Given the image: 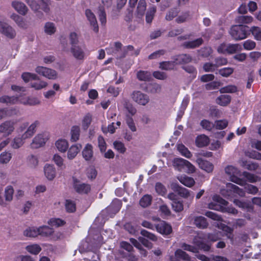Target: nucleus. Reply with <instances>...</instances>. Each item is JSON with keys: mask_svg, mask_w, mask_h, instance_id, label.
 Segmentation results:
<instances>
[{"mask_svg": "<svg viewBox=\"0 0 261 261\" xmlns=\"http://www.w3.org/2000/svg\"><path fill=\"white\" fill-rule=\"evenodd\" d=\"M177 148L180 153L185 157L190 159L192 156V153L183 144H180L177 145Z\"/></svg>", "mask_w": 261, "mask_h": 261, "instance_id": "39", "label": "nucleus"}, {"mask_svg": "<svg viewBox=\"0 0 261 261\" xmlns=\"http://www.w3.org/2000/svg\"><path fill=\"white\" fill-rule=\"evenodd\" d=\"M227 53L228 54H234L242 50V46L239 44H227Z\"/></svg>", "mask_w": 261, "mask_h": 261, "instance_id": "45", "label": "nucleus"}, {"mask_svg": "<svg viewBox=\"0 0 261 261\" xmlns=\"http://www.w3.org/2000/svg\"><path fill=\"white\" fill-rule=\"evenodd\" d=\"M114 148L121 153H123L126 151V148L124 144L120 142L116 141L113 143Z\"/></svg>", "mask_w": 261, "mask_h": 261, "instance_id": "60", "label": "nucleus"}, {"mask_svg": "<svg viewBox=\"0 0 261 261\" xmlns=\"http://www.w3.org/2000/svg\"><path fill=\"white\" fill-rule=\"evenodd\" d=\"M203 42V39L199 38L193 41L185 42L184 43V46L187 48H194L199 46Z\"/></svg>", "mask_w": 261, "mask_h": 261, "instance_id": "29", "label": "nucleus"}, {"mask_svg": "<svg viewBox=\"0 0 261 261\" xmlns=\"http://www.w3.org/2000/svg\"><path fill=\"white\" fill-rule=\"evenodd\" d=\"M25 249L30 253L37 255L41 251V248L39 245L34 244L28 245Z\"/></svg>", "mask_w": 261, "mask_h": 261, "instance_id": "42", "label": "nucleus"}, {"mask_svg": "<svg viewBox=\"0 0 261 261\" xmlns=\"http://www.w3.org/2000/svg\"><path fill=\"white\" fill-rule=\"evenodd\" d=\"M138 79L141 81H148L151 78V73L147 71L140 70L137 72Z\"/></svg>", "mask_w": 261, "mask_h": 261, "instance_id": "36", "label": "nucleus"}, {"mask_svg": "<svg viewBox=\"0 0 261 261\" xmlns=\"http://www.w3.org/2000/svg\"><path fill=\"white\" fill-rule=\"evenodd\" d=\"M27 163L30 168H36L38 165V159L34 155H30L27 158Z\"/></svg>", "mask_w": 261, "mask_h": 261, "instance_id": "43", "label": "nucleus"}, {"mask_svg": "<svg viewBox=\"0 0 261 261\" xmlns=\"http://www.w3.org/2000/svg\"><path fill=\"white\" fill-rule=\"evenodd\" d=\"M82 148V145L76 144L70 146L67 151V157L69 160H73L80 152Z\"/></svg>", "mask_w": 261, "mask_h": 261, "instance_id": "18", "label": "nucleus"}, {"mask_svg": "<svg viewBox=\"0 0 261 261\" xmlns=\"http://www.w3.org/2000/svg\"><path fill=\"white\" fill-rule=\"evenodd\" d=\"M196 163L198 164L199 167L206 172L210 173L213 170V165L210 162L204 160L201 158H198L196 160Z\"/></svg>", "mask_w": 261, "mask_h": 261, "instance_id": "17", "label": "nucleus"}, {"mask_svg": "<svg viewBox=\"0 0 261 261\" xmlns=\"http://www.w3.org/2000/svg\"><path fill=\"white\" fill-rule=\"evenodd\" d=\"M23 234L26 237H36L39 235L38 228H27L24 231Z\"/></svg>", "mask_w": 261, "mask_h": 261, "instance_id": "49", "label": "nucleus"}, {"mask_svg": "<svg viewBox=\"0 0 261 261\" xmlns=\"http://www.w3.org/2000/svg\"><path fill=\"white\" fill-rule=\"evenodd\" d=\"M213 201L208 204V208L216 211H220L222 209L221 205H226L227 202L218 195H214L213 197Z\"/></svg>", "mask_w": 261, "mask_h": 261, "instance_id": "9", "label": "nucleus"}, {"mask_svg": "<svg viewBox=\"0 0 261 261\" xmlns=\"http://www.w3.org/2000/svg\"><path fill=\"white\" fill-rule=\"evenodd\" d=\"M240 165L241 166L245 168V169H247L249 170H251V171L256 170L258 167V165L256 164L249 163L246 161H242L240 163Z\"/></svg>", "mask_w": 261, "mask_h": 261, "instance_id": "56", "label": "nucleus"}, {"mask_svg": "<svg viewBox=\"0 0 261 261\" xmlns=\"http://www.w3.org/2000/svg\"><path fill=\"white\" fill-rule=\"evenodd\" d=\"M173 59L175 64H186L191 61V56L187 54H182L175 56Z\"/></svg>", "mask_w": 261, "mask_h": 261, "instance_id": "24", "label": "nucleus"}, {"mask_svg": "<svg viewBox=\"0 0 261 261\" xmlns=\"http://www.w3.org/2000/svg\"><path fill=\"white\" fill-rule=\"evenodd\" d=\"M49 137V133L44 132L37 134L32 139L30 147L32 149H37L43 146Z\"/></svg>", "mask_w": 261, "mask_h": 261, "instance_id": "4", "label": "nucleus"}, {"mask_svg": "<svg viewBox=\"0 0 261 261\" xmlns=\"http://www.w3.org/2000/svg\"><path fill=\"white\" fill-rule=\"evenodd\" d=\"M86 16L89 21L90 25L93 27V30L97 33L98 32V26L95 15L90 10L87 9L85 12Z\"/></svg>", "mask_w": 261, "mask_h": 261, "instance_id": "16", "label": "nucleus"}, {"mask_svg": "<svg viewBox=\"0 0 261 261\" xmlns=\"http://www.w3.org/2000/svg\"><path fill=\"white\" fill-rule=\"evenodd\" d=\"M242 175L248 181L251 183H254L260 180V178L259 177L246 171L243 172Z\"/></svg>", "mask_w": 261, "mask_h": 261, "instance_id": "40", "label": "nucleus"}, {"mask_svg": "<svg viewBox=\"0 0 261 261\" xmlns=\"http://www.w3.org/2000/svg\"><path fill=\"white\" fill-rule=\"evenodd\" d=\"M53 161L60 169H63L66 168V166L64 163V159L58 154H55L52 159Z\"/></svg>", "mask_w": 261, "mask_h": 261, "instance_id": "37", "label": "nucleus"}, {"mask_svg": "<svg viewBox=\"0 0 261 261\" xmlns=\"http://www.w3.org/2000/svg\"><path fill=\"white\" fill-rule=\"evenodd\" d=\"M71 51L73 57L77 60H83L85 57L84 49L79 46H73L71 48Z\"/></svg>", "mask_w": 261, "mask_h": 261, "instance_id": "22", "label": "nucleus"}, {"mask_svg": "<svg viewBox=\"0 0 261 261\" xmlns=\"http://www.w3.org/2000/svg\"><path fill=\"white\" fill-rule=\"evenodd\" d=\"M11 18L16 23V24L20 27L23 29H26L28 27V24L23 18L20 16L13 14L11 16Z\"/></svg>", "mask_w": 261, "mask_h": 261, "instance_id": "31", "label": "nucleus"}, {"mask_svg": "<svg viewBox=\"0 0 261 261\" xmlns=\"http://www.w3.org/2000/svg\"><path fill=\"white\" fill-rule=\"evenodd\" d=\"M17 100H19L21 103L24 105H29L31 106L39 105L40 102V100L37 98L33 97H28L17 99L14 97L4 96L0 98V101L3 103H14Z\"/></svg>", "mask_w": 261, "mask_h": 261, "instance_id": "2", "label": "nucleus"}, {"mask_svg": "<svg viewBox=\"0 0 261 261\" xmlns=\"http://www.w3.org/2000/svg\"><path fill=\"white\" fill-rule=\"evenodd\" d=\"M155 229L158 232L163 235L169 234L172 232L171 225L163 221L155 225Z\"/></svg>", "mask_w": 261, "mask_h": 261, "instance_id": "14", "label": "nucleus"}, {"mask_svg": "<svg viewBox=\"0 0 261 261\" xmlns=\"http://www.w3.org/2000/svg\"><path fill=\"white\" fill-rule=\"evenodd\" d=\"M122 44L120 42H115L113 44H111L110 46L106 48L107 52L108 54L116 55H119L122 52Z\"/></svg>", "mask_w": 261, "mask_h": 261, "instance_id": "15", "label": "nucleus"}, {"mask_svg": "<svg viewBox=\"0 0 261 261\" xmlns=\"http://www.w3.org/2000/svg\"><path fill=\"white\" fill-rule=\"evenodd\" d=\"M187 163V160L182 158H175L173 161V165L175 169L179 171H184L185 169V165Z\"/></svg>", "mask_w": 261, "mask_h": 261, "instance_id": "25", "label": "nucleus"}, {"mask_svg": "<svg viewBox=\"0 0 261 261\" xmlns=\"http://www.w3.org/2000/svg\"><path fill=\"white\" fill-rule=\"evenodd\" d=\"M14 121H7L0 125V133L4 134V136H8L10 135L14 130Z\"/></svg>", "mask_w": 261, "mask_h": 261, "instance_id": "12", "label": "nucleus"}, {"mask_svg": "<svg viewBox=\"0 0 261 261\" xmlns=\"http://www.w3.org/2000/svg\"><path fill=\"white\" fill-rule=\"evenodd\" d=\"M140 49H135L133 46L129 45L122 47V52L117 55V58L121 59L127 55L138 56L140 53Z\"/></svg>", "mask_w": 261, "mask_h": 261, "instance_id": "11", "label": "nucleus"}, {"mask_svg": "<svg viewBox=\"0 0 261 261\" xmlns=\"http://www.w3.org/2000/svg\"><path fill=\"white\" fill-rule=\"evenodd\" d=\"M244 186H245V191L249 194L255 195L258 192V188L254 185L246 184L245 182Z\"/></svg>", "mask_w": 261, "mask_h": 261, "instance_id": "58", "label": "nucleus"}, {"mask_svg": "<svg viewBox=\"0 0 261 261\" xmlns=\"http://www.w3.org/2000/svg\"><path fill=\"white\" fill-rule=\"evenodd\" d=\"M14 189L11 186H8L5 188L4 197L6 201L10 202L13 199Z\"/></svg>", "mask_w": 261, "mask_h": 261, "instance_id": "34", "label": "nucleus"}, {"mask_svg": "<svg viewBox=\"0 0 261 261\" xmlns=\"http://www.w3.org/2000/svg\"><path fill=\"white\" fill-rule=\"evenodd\" d=\"M177 193L179 196L185 198H190L191 200L193 199V194L191 195L189 191L185 188H179Z\"/></svg>", "mask_w": 261, "mask_h": 261, "instance_id": "53", "label": "nucleus"}, {"mask_svg": "<svg viewBox=\"0 0 261 261\" xmlns=\"http://www.w3.org/2000/svg\"><path fill=\"white\" fill-rule=\"evenodd\" d=\"M231 100V97L228 95H222L217 98V103L222 106L227 105Z\"/></svg>", "mask_w": 261, "mask_h": 261, "instance_id": "44", "label": "nucleus"}, {"mask_svg": "<svg viewBox=\"0 0 261 261\" xmlns=\"http://www.w3.org/2000/svg\"><path fill=\"white\" fill-rule=\"evenodd\" d=\"M155 12V6H151L148 9L146 14V21L147 23H150L152 22Z\"/></svg>", "mask_w": 261, "mask_h": 261, "instance_id": "47", "label": "nucleus"}, {"mask_svg": "<svg viewBox=\"0 0 261 261\" xmlns=\"http://www.w3.org/2000/svg\"><path fill=\"white\" fill-rule=\"evenodd\" d=\"M65 205L66 211L68 213H73L76 210L75 204L72 200H66Z\"/></svg>", "mask_w": 261, "mask_h": 261, "instance_id": "57", "label": "nucleus"}, {"mask_svg": "<svg viewBox=\"0 0 261 261\" xmlns=\"http://www.w3.org/2000/svg\"><path fill=\"white\" fill-rule=\"evenodd\" d=\"M55 145L58 150L61 152L66 151L69 147L68 141L65 139H59L56 142Z\"/></svg>", "mask_w": 261, "mask_h": 261, "instance_id": "26", "label": "nucleus"}, {"mask_svg": "<svg viewBox=\"0 0 261 261\" xmlns=\"http://www.w3.org/2000/svg\"><path fill=\"white\" fill-rule=\"evenodd\" d=\"M133 100L139 105L144 106L149 101V97L140 91H135L131 94Z\"/></svg>", "mask_w": 261, "mask_h": 261, "instance_id": "6", "label": "nucleus"}, {"mask_svg": "<svg viewBox=\"0 0 261 261\" xmlns=\"http://www.w3.org/2000/svg\"><path fill=\"white\" fill-rule=\"evenodd\" d=\"M194 221V224L199 228H205L208 226L206 219L202 216L195 217Z\"/></svg>", "mask_w": 261, "mask_h": 261, "instance_id": "27", "label": "nucleus"}, {"mask_svg": "<svg viewBox=\"0 0 261 261\" xmlns=\"http://www.w3.org/2000/svg\"><path fill=\"white\" fill-rule=\"evenodd\" d=\"M175 255L177 258H180L185 261H190V260L189 255L181 249H177L175 252Z\"/></svg>", "mask_w": 261, "mask_h": 261, "instance_id": "54", "label": "nucleus"}, {"mask_svg": "<svg viewBox=\"0 0 261 261\" xmlns=\"http://www.w3.org/2000/svg\"><path fill=\"white\" fill-rule=\"evenodd\" d=\"M44 174L45 177L50 181L53 180L56 177V169L53 165L46 164L43 168Z\"/></svg>", "mask_w": 261, "mask_h": 261, "instance_id": "13", "label": "nucleus"}, {"mask_svg": "<svg viewBox=\"0 0 261 261\" xmlns=\"http://www.w3.org/2000/svg\"><path fill=\"white\" fill-rule=\"evenodd\" d=\"M234 70L231 67H225L219 70V73L223 77H228L231 75Z\"/></svg>", "mask_w": 261, "mask_h": 261, "instance_id": "61", "label": "nucleus"}, {"mask_svg": "<svg viewBox=\"0 0 261 261\" xmlns=\"http://www.w3.org/2000/svg\"><path fill=\"white\" fill-rule=\"evenodd\" d=\"M71 141L76 142L79 139L80 135V128L78 126H73L71 129Z\"/></svg>", "mask_w": 261, "mask_h": 261, "instance_id": "38", "label": "nucleus"}, {"mask_svg": "<svg viewBox=\"0 0 261 261\" xmlns=\"http://www.w3.org/2000/svg\"><path fill=\"white\" fill-rule=\"evenodd\" d=\"M209 142V138L204 135L198 136L196 139V145L199 147H202L207 145Z\"/></svg>", "mask_w": 261, "mask_h": 261, "instance_id": "30", "label": "nucleus"}, {"mask_svg": "<svg viewBox=\"0 0 261 261\" xmlns=\"http://www.w3.org/2000/svg\"><path fill=\"white\" fill-rule=\"evenodd\" d=\"M13 8L19 14L24 15L28 12V8L22 2L19 1H14L12 3Z\"/></svg>", "mask_w": 261, "mask_h": 261, "instance_id": "19", "label": "nucleus"}, {"mask_svg": "<svg viewBox=\"0 0 261 261\" xmlns=\"http://www.w3.org/2000/svg\"><path fill=\"white\" fill-rule=\"evenodd\" d=\"M92 115L88 113L83 118L82 121V127L84 130H87L89 127L92 122Z\"/></svg>", "mask_w": 261, "mask_h": 261, "instance_id": "46", "label": "nucleus"}, {"mask_svg": "<svg viewBox=\"0 0 261 261\" xmlns=\"http://www.w3.org/2000/svg\"><path fill=\"white\" fill-rule=\"evenodd\" d=\"M179 12L177 8H173L168 11L166 15L165 19L167 21L172 20L175 17Z\"/></svg>", "mask_w": 261, "mask_h": 261, "instance_id": "55", "label": "nucleus"}, {"mask_svg": "<svg viewBox=\"0 0 261 261\" xmlns=\"http://www.w3.org/2000/svg\"><path fill=\"white\" fill-rule=\"evenodd\" d=\"M121 207V202L118 199H115L112 204L107 208L108 211L114 209V213H117Z\"/></svg>", "mask_w": 261, "mask_h": 261, "instance_id": "59", "label": "nucleus"}, {"mask_svg": "<svg viewBox=\"0 0 261 261\" xmlns=\"http://www.w3.org/2000/svg\"><path fill=\"white\" fill-rule=\"evenodd\" d=\"M40 122L35 121L29 125L28 122L21 124L17 129L18 136L15 137L11 143V146L13 149H18L23 145L24 140L32 138L36 132Z\"/></svg>", "mask_w": 261, "mask_h": 261, "instance_id": "1", "label": "nucleus"}, {"mask_svg": "<svg viewBox=\"0 0 261 261\" xmlns=\"http://www.w3.org/2000/svg\"><path fill=\"white\" fill-rule=\"evenodd\" d=\"M146 3L145 0H140L139 1L137 10L136 11V15L139 18H142L146 10Z\"/></svg>", "mask_w": 261, "mask_h": 261, "instance_id": "23", "label": "nucleus"}, {"mask_svg": "<svg viewBox=\"0 0 261 261\" xmlns=\"http://www.w3.org/2000/svg\"><path fill=\"white\" fill-rule=\"evenodd\" d=\"M193 243L196 245L199 249L203 250L204 251H208L211 248V246L203 242L202 239L199 236H197L194 237Z\"/></svg>", "mask_w": 261, "mask_h": 261, "instance_id": "20", "label": "nucleus"}, {"mask_svg": "<svg viewBox=\"0 0 261 261\" xmlns=\"http://www.w3.org/2000/svg\"><path fill=\"white\" fill-rule=\"evenodd\" d=\"M227 191H229L230 192H233L241 196H244L245 195V192L239 188L235 185L231 183H228L226 185Z\"/></svg>", "mask_w": 261, "mask_h": 261, "instance_id": "32", "label": "nucleus"}, {"mask_svg": "<svg viewBox=\"0 0 261 261\" xmlns=\"http://www.w3.org/2000/svg\"><path fill=\"white\" fill-rule=\"evenodd\" d=\"M36 72L48 79L55 80L57 77V72L51 69L43 66H38L36 68Z\"/></svg>", "mask_w": 261, "mask_h": 261, "instance_id": "8", "label": "nucleus"}, {"mask_svg": "<svg viewBox=\"0 0 261 261\" xmlns=\"http://www.w3.org/2000/svg\"><path fill=\"white\" fill-rule=\"evenodd\" d=\"M11 158V153L9 151L3 152L0 154V163L7 164L10 161Z\"/></svg>", "mask_w": 261, "mask_h": 261, "instance_id": "50", "label": "nucleus"}, {"mask_svg": "<svg viewBox=\"0 0 261 261\" xmlns=\"http://www.w3.org/2000/svg\"><path fill=\"white\" fill-rule=\"evenodd\" d=\"M0 32L9 38H13L16 36L14 29L8 24L0 21Z\"/></svg>", "mask_w": 261, "mask_h": 261, "instance_id": "10", "label": "nucleus"}, {"mask_svg": "<svg viewBox=\"0 0 261 261\" xmlns=\"http://www.w3.org/2000/svg\"><path fill=\"white\" fill-rule=\"evenodd\" d=\"M178 180L184 185L188 187H191L195 184L194 179L186 175L177 176Z\"/></svg>", "mask_w": 261, "mask_h": 261, "instance_id": "28", "label": "nucleus"}, {"mask_svg": "<svg viewBox=\"0 0 261 261\" xmlns=\"http://www.w3.org/2000/svg\"><path fill=\"white\" fill-rule=\"evenodd\" d=\"M83 157L86 161L92 160L93 157V147L91 144H87L82 151Z\"/></svg>", "mask_w": 261, "mask_h": 261, "instance_id": "21", "label": "nucleus"}, {"mask_svg": "<svg viewBox=\"0 0 261 261\" xmlns=\"http://www.w3.org/2000/svg\"><path fill=\"white\" fill-rule=\"evenodd\" d=\"M250 31L256 40H261V29L253 27L251 28Z\"/></svg>", "mask_w": 261, "mask_h": 261, "instance_id": "64", "label": "nucleus"}, {"mask_svg": "<svg viewBox=\"0 0 261 261\" xmlns=\"http://www.w3.org/2000/svg\"><path fill=\"white\" fill-rule=\"evenodd\" d=\"M219 91L221 93H232L237 91V88L234 85H229L221 88Z\"/></svg>", "mask_w": 261, "mask_h": 261, "instance_id": "52", "label": "nucleus"}, {"mask_svg": "<svg viewBox=\"0 0 261 261\" xmlns=\"http://www.w3.org/2000/svg\"><path fill=\"white\" fill-rule=\"evenodd\" d=\"M225 172L230 178L231 181L236 183L240 186H243L245 184V181L238 177L240 175V171L233 166H227L225 168Z\"/></svg>", "mask_w": 261, "mask_h": 261, "instance_id": "3", "label": "nucleus"}, {"mask_svg": "<svg viewBox=\"0 0 261 261\" xmlns=\"http://www.w3.org/2000/svg\"><path fill=\"white\" fill-rule=\"evenodd\" d=\"M172 206L173 210L176 212H181L184 209L182 203L177 200L173 201Z\"/></svg>", "mask_w": 261, "mask_h": 261, "instance_id": "63", "label": "nucleus"}, {"mask_svg": "<svg viewBox=\"0 0 261 261\" xmlns=\"http://www.w3.org/2000/svg\"><path fill=\"white\" fill-rule=\"evenodd\" d=\"M152 197L149 195H144L140 200V204L142 207H146L149 206L151 202Z\"/></svg>", "mask_w": 261, "mask_h": 261, "instance_id": "51", "label": "nucleus"}, {"mask_svg": "<svg viewBox=\"0 0 261 261\" xmlns=\"http://www.w3.org/2000/svg\"><path fill=\"white\" fill-rule=\"evenodd\" d=\"M162 89L161 86L156 83L150 84L147 87V90L148 92L152 94L158 93L161 92Z\"/></svg>", "mask_w": 261, "mask_h": 261, "instance_id": "48", "label": "nucleus"}, {"mask_svg": "<svg viewBox=\"0 0 261 261\" xmlns=\"http://www.w3.org/2000/svg\"><path fill=\"white\" fill-rule=\"evenodd\" d=\"M44 31L45 33L48 35L54 34L56 31L55 24L51 22H46L44 24Z\"/></svg>", "mask_w": 261, "mask_h": 261, "instance_id": "35", "label": "nucleus"}, {"mask_svg": "<svg viewBox=\"0 0 261 261\" xmlns=\"http://www.w3.org/2000/svg\"><path fill=\"white\" fill-rule=\"evenodd\" d=\"M64 221L59 218H52L48 221V224L51 226L59 227L64 225Z\"/></svg>", "mask_w": 261, "mask_h": 261, "instance_id": "62", "label": "nucleus"}, {"mask_svg": "<svg viewBox=\"0 0 261 261\" xmlns=\"http://www.w3.org/2000/svg\"><path fill=\"white\" fill-rule=\"evenodd\" d=\"M175 63L173 61H164L160 62L159 68L162 70H170L174 68Z\"/></svg>", "mask_w": 261, "mask_h": 261, "instance_id": "41", "label": "nucleus"}, {"mask_svg": "<svg viewBox=\"0 0 261 261\" xmlns=\"http://www.w3.org/2000/svg\"><path fill=\"white\" fill-rule=\"evenodd\" d=\"M39 235L42 237L50 236L54 232L53 229L47 226H43L38 228Z\"/></svg>", "mask_w": 261, "mask_h": 261, "instance_id": "33", "label": "nucleus"}, {"mask_svg": "<svg viewBox=\"0 0 261 261\" xmlns=\"http://www.w3.org/2000/svg\"><path fill=\"white\" fill-rule=\"evenodd\" d=\"M243 25H234L230 30L229 34L236 40H242L247 37V28Z\"/></svg>", "mask_w": 261, "mask_h": 261, "instance_id": "5", "label": "nucleus"}, {"mask_svg": "<svg viewBox=\"0 0 261 261\" xmlns=\"http://www.w3.org/2000/svg\"><path fill=\"white\" fill-rule=\"evenodd\" d=\"M73 186L75 191L79 194H87L91 190L89 184L83 183L75 177H73Z\"/></svg>", "mask_w": 261, "mask_h": 261, "instance_id": "7", "label": "nucleus"}]
</instances>
